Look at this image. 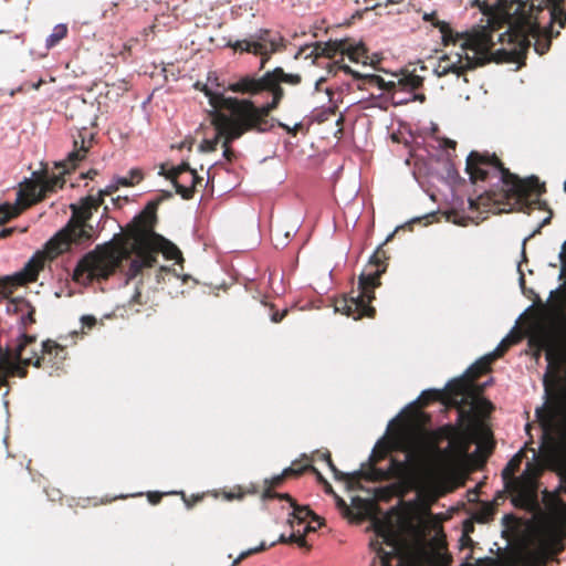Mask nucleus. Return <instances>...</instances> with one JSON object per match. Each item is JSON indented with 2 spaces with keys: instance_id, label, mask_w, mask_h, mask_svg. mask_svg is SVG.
<instances>
[{
  "instance_id": "obj_1",
  "label": "nucleus",
  "mask_w": 566,
  "mask_h": 566,
  "mask_svg": "<svg viewBox=\"0 0 566 566\" xmlns=\"http://www.w3.org/2000/svg\"><path fill=\"white\" fill-rule=\"evenodd\" d=\"M423 20L439 29L444 45L462 41L460 46L463 54H457L455 62H451L448 55L442 56L436 69L438 76L449 73L461 76L467 71L483 66L491 61L524 65L526 53L532 44L539 55L548 52L552 39L559 35V30L553 32L552 24L557 22L559 28L566 25V0H517L509 30L497 36L500 42L506 39L510 48L496 51H493L495 44L493 30L489 27L454 32L448 22L437 18L436 12L424 13Z\"/></svg>"
},
{
  "instance_id": "obj_2",
  "label": "nucleus",
  "mask_w": 566,
  "mask_h": 566,
  "mask_svg": "<svg viewBox=\"0 0 566 566\" xmlns=\"http://www.w3.org/2000/svg\"><path fill=\"white\" fill-rule=\"evenodd\" d=\"M160 202V198L149 201L127 224L123 234L86 253L77 262L73 280L80 282L85 277L88 282L104 281L120 270L124 261H129L127 269L123 270L128 283L146 269L154 268L159 253L167 260H182L177 245L155 231Z\"/></svg>"
},
{
  "instance_id": "obj_3",
  "label": "nucleus",
  "mask_w": 566,
  "mask_h": 566,
  "mask_svg": "<svg viewBox=\"0 0 566 566\" xmlns=\"http://www.w3.org/2000/svg\"><path fill=\"white\" fill-rule=\"evenodd\" d=\"M301 83V74L286 73L277 66L272 71H266L262 76L255 74L240 76L229 87L231 92L242 95L254 96L262 92L271 93V102L261 106H256L249 98L223 97L221 94L206 92L212 107L209 112L211 123L219 135H222L223 156L228 161L231 163L235 157L230 146L233 140L249 132L264 134L273 129L275 118L270 115L279 107L284 97L281 84L297 86Z\"/></svg>"
},
{
  "instance_id": "obj_4",
  "label": "nucleus",
  "mask_w": 566,
  "mask_h": 566,
  "mask_svg": "<svg viewBox=\"0 0 566 566\" xmlns=\"http://www.w3.org/2000/svg\"><path fill=\"white\" fill-rule=\"evenodd\" d=\"M465 171L472 184L491 178H499L502 182L500 190H488L476 198H469L472 211L502 213L516 210L530 213L542 208L544 184L535 176L521 178L511 172L495 154L472 150L467 157Z\"/></svg>"
},
{
  "instance_id": "obj_5",
  "label": "nucleus",
  "mask_w": 566,
  "mask_h": 566,
  "mask_svg": "<svg viewBox=\"0 0 566 566\" xmlns=\"http://www.w3.org/2000/svg\"><path fill=\"white\" fill-rule=\"evenodd\" d=\"M542 429V442L538 450L532 447V437L505 465L502 471V479L506 492L511 495L515 507L530 512L539 510L538 502V479L545 469L557 474L559 471L553 467L551 458L566 461V427L560 437L555 436V429L544 426L537 419Z\"/></svg>"
},
{
  "instance_id": "obj_6",
  "label": "nucleus",
  "mask_w": 566,
  "mask_h": 566,
  "mask_svg": "<svg viewBox=\"0 0 566 566\" xmlns=\"http://www.w3.org/2000/svg\"><path fill=\"white\" fill-rule=\"evenodd\" d=\"M397 449L405 452L403 461L391 458L387 469L370 468L367 470V481L379 482L388 480L405 481L422 470L437 450L432 434L424 430L410 431L398 442Z\"/></svg>"
},
{
  "instance_id": "obj_7",
  "label": "nucleus",
  "mask_w": 566,
  "mask_h": 566,
  "mask_svg": "<svg viewBox=\"0 0 566 566\" xmlns=\"http://www.w3.org/2000/svg\"><path fill=\"white\" fill-rule=\"evenodd\" d=\"M387 253L382 247H378L365 269L358 277L357 291L349 295L336 298L334 302L335 312H339L354 319L361 317L374 318L376 308L370 305L375 300V289L380 286V277L387 271Z\"/></svg>"
},
{
  "instance_id": "obj_8",
  "label": "nucleus",
  "mask_w": 566,
  "mask_h": 566,
  "mask_svg": "<svg viewBox=\"0 0 566 566\" xmlns=\"http://www.w3.org/2000/svg\"><path fill=\"white\" fill-rule=\"evenodd\" d=\"M553 467L559 471V484L555 491H543L542 502L545 507L544 517L551 526V533L544 537L538 547L554 558L565 549L566 538V461L551 458Z\"/></svg>"
},
{
  "instance_id": "obj_9",
  "label": "nucleus",
  "mask_w": 566,
  "mask_h": 566,
  "mask_svg": "<svg viewBox=\"0 0 566 566\" xmlns=\"http://www.w3.org/2000/svg\"><path fill=\"white\" fill-rule=\"evenodd\" d=\"M111 193L112 190L101 191L97 198L87 196L80 205H71L72 216L69 222L46 242V250L51 256L66 252L71 244L81 245L93 240L94 228L88 220L93 210H97L103 203V197Z\"/></svg>"
},
{
  "instance_id": "obj_10",
  "label": "nucleus",
  "mask_w": 566,
  "mask_h": 566,
  "mask_svg": "<svg viewBox=\"0 0 566 566\" xmlns=\"http://www.w3.org/2000/svg\"><path fill=\"white\" fill-rule=\"evenodd\" d=\"M493 361L494 360L486 355L469 367L465 374L467 378L450 381L447 386L450 402L454 405H470L472 409L480 412H488L493 409L490 401L481 398L479 394L475 392L474 385L475 380L491 370V364Z\"/></svg>"
},
{
  "instance_id": "obj_11",
  "label": "nucleus",
  "mask_w": 566,
  "mask_h": 566,
  "mask_svg": "<svg viewBox=\"0 0 566 566\" xmlns=\"http://www.w3.org/2000/svg\"><path fill=\"white\" fill-rule=\"evenodd\" d=\"M36 343V335L22 334L19 343L14 347H8L4 352L0 350V388L6 387L3 398L10 392V381L12 377L25 378L28 367L33 366L36 352L31 356L23 357L30 344Z\"/></svg>"
},
{
  "instance_id": "obj_12",
  "label": "nucleus",
  "mask_w": 566,
  "mask_h": 566,
  "mask_svg": "<svg viewBox=\"0 0 566 566\" xmlns=\"http://www.w3.org/2000/svg\"><path fill=\"white\" fill-rule=\"evenodd\" d=\"M375 535L376 537L369 542V546L377 554L376 566H407L400 536L391 526L377 522Z\"/></svg>"
},
{
  "instance_id": "obj_13",
  "label": "nucleus",
  "mask_w": 566,
  "mask_h": 566,
  "mask_svg": "<svg viewBox=\"0 0 566 566\" xmlns=\"http://www.w3.org/2000/svg\"><path fill=\"white\" fill-rule=\"evenodd\" d=\"M227 46L235 52L259 55L261 57L260 70L265 67L272 54L285 48L283 38L274 35L269 29H260L243 40L229 41Z\"/></svg>"
},
{
  "instance_id": "obj_14",
  "label": "nucleus",
  "mask_w": 566,
  "mask_h": 566,
  "mask_svg": "<svg viewBox=\"0 0 566 566\" xmlns=\"http://www.w3.org/2000/svg\"><path fill=\"white\" fill-rule=\"evenodd\" d=\"M159 175L169 179L176 192L186 200L193 197L196 186L202 181V178L195 169L190 168L188 163H181L179 166L171 167L168 170L165 165H161Z\"/></svg>"
},
{
  "instance_id": "obj_15",
  "label": "nucleus",
  "mask_w": 566,
  "mask_h": 566,
  "mask_svg": "<svg viewBox=\"0 0 566 566\" xmlns=\"http://www.w3.org/2000/svg\"><path fill=\"white\" fill-rule=\"evenodd\" d=\"M345 40L340 41H328L317 42L315 44L313 53L316 57H327L334 61H329L326 64L327 72L336 75L339 71L352 76H359V73L354 71L349 65L345 63L344 59Z\"/></svg>"
},
{
  "instance_id": "obj_16",
  "label": "nucleus",
  "mask_w": 566,
  "mask_h": 566,
  "mask_svg": "<svg viewBox=\"0 0 566 566\" xmlns=\"http://www.w3.org/2000/svg\"><path fill=\"white\" fill-rule=\"evenodd\" d=\"M65 180L62 176L52 175L43 176L38 181H30L23 190L18 192V202L20 203L24 197L27 202L23 207H29L32 203L43 200L49 192H54L57 188H62Z\"/></svg>"
},
{
  "instance_id": "obj_17",
  "label": "nucleus",
  "mask_w": 566,
  "mask_h": 566,
  "mask_svg": "<svg viewBox=\"0 0 566 566\" xmlns=\"http://www.w3.org/2000/svg\"><path fill=\"white\" fill-rule=\"evenodd\" d=\"M66 348L53 339H46L41 345V353L36 352L33 366L36 368L51 367L60 369L66 359Z\"/></svg>"
},
{
  "instance_id": "obj_18",
  "label": "nucleus",
  "mask_w": 566,
  "mask_h": 566,
  "mask_svg": "<svg viewBox=\"0 0 566 566\" xmlns=\"http://www.w3.org/2000/svg\"><path fill=\"white\" fill-rule=\"evenodd\" d=\"M94 143V134L86 127L73 135V149L69 153L64 167L74 169L77 164L84 160Z\"/></svg>"
},
{
  "instance_id": "obj_19",
  "label": "nucleus",
  "mask_w": 566,
  "mask_h": 566,
  "mask_svg": "<svg viewBox=\"0 0 566 566\" xmlns=\"http://www.w3.org/2000/svg\"><path fill=\"white\" fill-rule=\"evenodd\" d=\"M55 256H51L44 248V251H38L24 265L22 271L17 274V281L19 284H25L35 282L38 280L39 273L44 268V263L46 259H54Z\"/></svg>"
},
{
  "instance_id": "obj_20",
  "label": "nucleus",
  "mask_w": 566,
  "mask_h": 566,
  "mask_svg": "<svg viewBox=\"0 0 566 566\" xmlns=\"http://www.w3.org/2000/svg\"><path fill=\"white\" fill-rule=\"evenodd\" d=\"M15 311L20 313L19 324L21 328V333L18 337V342L20 340L21 335L28 334L27 329L29 326L35 324V308L29 302L22 301L19 304H15Z\"/></svg>"
},
{
  "instance_id": "obj_21",
  "label": "nucleus",
  "mask_w": 566,
  "mask_h": 566,
  "mask_svg": "<svg viewBox=\"0 0 566 566\" xmlns=\"http://www.w3.org/2000/svg\"><path fill=\"white\" fill-rule=\"evenodd\" d=\"M239 78H237L235 81H233L232 83H230L228 86H226L223 83H220L219 82V78L216 74H209L208 75V78H207V82L206 83H201V82H197L195 84V87L197 90H200L201 92H203L206 94L207 91H210L211 93L213 94H221L223 97L224 96V93L227 91H231L229 87L234 84Z\"/></svg>"
},
{
  "instance_id": "obj_22",
  "label": "nucleus",
  "mask_w": 566,
  "mask_h": 566,
  "mask_svg": "<svg viewBox=\"0 0 566 566\" xmlns=\"http://www.w3.org/2000/svg\"><path fill=\"white\" fill-rule=\"evenodd\" d=\"M23 207L4 203L0 206V226L20 214ZM14 228H0V238H7L12 234Z\"/></svg>"
},
{
  "instance_id": "obj_23",
  "label": "nucleus",
  "mask_w": 566,
  "mask_h": 566,
  "mask_svg": "<svg viewBox=\"0 0 566 566\" xmlns=\"http://www.w3.org/2000/svg\"><path fill=\"white\" fill-rule=\"evenodd\" d=\"M355 78H361L365 84H368L370 86H376L381 91L386 92H394L392 98H396L397 91H396V83L395 82H386L380 75L377 74H365L361 75L359 73V76H354Z\"/></svg>"
},
{
  "instance_id": "obj_24",
  "label": "nucleus",
  "mask_w": 566,
  "mask_h": 566,
  "mask_svg": "<svg viewBox=\"0 0 566 566\" xmlns=\"http://www.w3.org/2000/svg\"><path fill=\"white\" fill-rule=\"evenodd\" d=\"M423 85V77L415 73H408L400 77L396 83V91H406L413 93Z\"/></svg>"
},
{
  "instance_id": "obj_25",
  "label": "nucleus",
  "mask_w": 566,
  "mask_h": 566,
  "mask_svg": "<svg viewBox=\"0 0 566 566\" xmlns=\"http://www.w3.org/2000/svg\"><path fill=\"white\" fill-rule=\"evenodd\" d=\"M391 451V447L388 442L379 441L373 449V452L369 457L368 463H364L365 470H370V468H378L377 464L381 460L386 459Z\"/></svg>"
},
{
  "instance_id": "obj_26",
  "label": "nucleus",
  "mask_w": 566,
  "mask_h": 566,
  "mask_svg": "<svg viewBox=\"0 0 566 566\" xmlns=\"http://www.w3.org/2000/svg\"><path fill=\"white\" fill-rule=\"evenodd\" d=\"M333 474L335 480L346 481L349 484L358 483L360 480L367 481V470H365V465H361L360 470L350 473H344L336 469L334 470Z\"/></svg>"
},
{
  "instance_id": "obj_27",
  "label": "nucleus",
  "mask_w": 566,
  "mask_h": 566,
  "mask_svg": "<svg viewBox=\"0 0 566 566\" xmlns=\"http://www.w3.org/2000/svg\"><path fill=\"white\" fill-rule=\"evenodd\" d=\"M344 56L347 55L352 62H360L367 59V50L363 44L353 45L348 40H345Z\"/></svg>"
},
{
  "instance_id": "obj_28",
  "label": "nucleus",
  "mask_w": 566,
  "mask_h": 566,
  "mask_svg": "<svg viewBox=\"0 0 566 566\" xmlns=\"http://www.w3.org/2000/svg\"><path fill=\"white\" fill-rule=\"evenodd\" d=\"M549 559L552 558L547 553L537 547L525 556L524 564L525 566H547Z\"/></svg>"
},
{
  "instance_id": "obj_29",
  "label": "nucleus",
  "mask_w": 566,
  "mask_h": 566,
  "mask_svg": "<svg viewBox=\"0 0 566 566\" xmlns=\"http://www.w3.org/2000/svg\"><path fill=\"white\" fill-rule=\"evenodd\" d=\"M302 474H303V469L286 468V469L283 470V472L281 474L273 476L270 480L269 485L271 488H279V486L282 485V483L284 482V480L286 478L300 476Z\"/></svg>"
},
{
  "instance_id": "obj_30",
  "label": "nucleus",
  "mask_w": 566,
  "mask_h": 566,
  "mask_svg": "<svg viewBox=\"0 0 566 566\" xmlns=\"http://www.w3.org/2000/svg\"><path fill=\"white\" fill-rule=\"evenodd\" d=\"M144 179V174L139 168H133L129 170L128 177H118L117 184L123 187H132L139 184Z\"/></svg>"
},
{
  "instance_id": "obj_31",
  "label": "nucleus",
  "mask_w": 566,
  "mask_h": 566,
  "mask_svg": "<svg viewBox=\"0 0 566 566\" xmlns=\"http://www.w3.org/2000/svg\"><path fill=\"white\" fill-rule=\"evenodd\" d=\"M67 35V27L65 24H56L52 33L46 39V48L55 46L62 39Z\"/></svg>"
},
{
  "instance_id": "obj_32",
  "label": "nucleus",
  "mask_w": 566,
  "mask_h": 566,
  "mask_svg": "<svg viewBox=\"0 0 566 566\" xmlns=\"http://www.w3.org/2000/svg\"><path fill=\"white\" fill-rule=\"evenodd\" d=\"M442 395L443 394L437 389L423 390L418 398V403L420 407H427L429 403L440 400Z\"/></svg>"
},
{
  "instance_id": "obj_33",
  "label": "nucleus",
  "mask_w": 566,
  "mask_h": 566,
  "mask_svg": "<svg viewBox=\"0 0 566 566\" xmlns=\"http://www.w3.org/2000/svg\"><path fill=\"white\" fill-rule=\"evenodd\" d=\"M293 516L300 522H304L307 517L312 516L313 521H318L319 517L314 514V512L305 505H298L295 503L293 506Z\"/></svg>"
},
{
  "instance_id": "obj_34",
  "label": "nucleus",
  "mask_w": 566,
  "mask_h": 566,
  "mask_svg": "<svg viewBox=\"0 0 566 566\" xmlns=\"http://www.w3.org/2000/svg\"><path fill=\"white\" fill-rule=\"evenodd\" d=\"M336 113V106H328L326 108L318 109L314 113L313 118L316 123L322 124L327 122Z\"/></svg>"
},
{
  "instance_id": "obj_35",
  "label": "nucleus",
  "mask_w": 566,
  "mask_h": 566,
  "mask_svg": "<svg viewBox=\"0 0 566 566\" xmlns=\"http://www.w3.org/2000/svg\"><path fill=\"white\" fill-rule=\"evenodd\" d=\"M277 542L282 544H297L300 547L307 548V542L304 535H296L293 533L289 537H286L285 535L282 534L279 537Z\"/></svg>"
},
{
  "instance_id": "obj_36",
  "label": "nucleus",
  "mask_w": 566,
  "mask_h": 566,
  "mask_svg": "<svg viewBox=\"0 0 566 566\" xmlns=\"http://www.w3.org/2000/svg\"><path fill=\"white\" fill-rule=\"evenodd\" d=\"M220 138H222V135H219V133L217 132V135L213 139H203L199 146L200 150L203 153L214 151L217 149Z\"/></svg>"
},
{
  "instance_id": "obj_37",
  "label": "nucleus",
  "mask_w": 566,
  "mask_h": 566,
  "mask_svg": "<svg viewBox=\"0 0 566 566\" xmlns=\"http://www.w3.org/2000/svg\"><path fill=\"white\" fill-rule=\"evenodd\" d=\"M266 548L265 544L262 543L260 546L258 547H254V548H250V549H247L244 552H242L232 563L231 566H237L239 565L243 559L250 557L251 555L253 554H256V553H260V552H263L264 549Z\"/></svg>"
},
{
  "instance_id": "obj_38",
  "label": "nucleus",
  "mask_w": 566,
  "mask_h": 566,
  "mask_svg": "<svg viewBox=\"0 0 566 566\" xmlns=\"http://www.w3.org/2000/svg\"><path fill=\"white\" fill-rule=\"evenodd\" d=\"M355 2H359L360 0H354ZM402 0H363V2L366 4V9L368 8H376L381 4L388 6L394 3H399Z\"/></svg>"
},
{
  "instance_id": "obj_39",
  "label": "nucleus",
  "mask_w": 566,
  "mask_h": 566,
  "mask_svg": "<svg viewBox=\"0 0 566 566\" xmlns=\"http://www.w3.org/2000/svg\"><path fill=\"white\" fill-rule=\"evenodd\" d=\"M511 347V345H509L504 338L501 340V343L499 344V346L495 348V350L491 354H489V356L495 360L500 357H502L507 350L509 348Z\"/></svg>"
},
{
  "instance_id": "obj_40",
  "label": "nucleus",
  "mask_w": 566,
  "mask_h": 566,
  "mask_svg": "<svg viewBox=\"0 0 566 566\" xmlns=\"http://www.w3.org/2000/svg\"><path fill=\"white\" fill-rule=\"evenodd\" d=\"M286 314H287L286 310L279 312L277 310H274L273 305L270 306V316H271V321L273 323H280Z\"/></svg>"
},
{
  "instance_id": "obj_41",
  "label": "nucleus",
  "mask_w": 566,
  "mask_h": 566,
  "mask_svg": "<svg viewBox=\"0 0 566 566\" xmlns=\"http://www.w3.org/2000/svg\"><path fill=\"white\" fill-rule=\"evenodd\" d=\"M521 339H522V334L517 331H512L506 337H504V340L511 346L520 343Z\"/></svg>"
},
{
  "instance_id": "obj_42",
  "label": "nucleus",
  "mask_w": 566,
  "mask_h": 566,
  "mask_svg": "<svg viewBox=\"0 0 566 566\" xmlns=\"http://www.w3.org/2000/svg\"><path fill=\"white\" fill-rule=\"evenodd\" d=\"M83 328L92 329L96 325V318L92 315H84L81 318Z\"/></svg>"
},
{
  "instance_id": "obj_43",
  "label": "nucleus",
  "mask_w": 566,
  "mask_h": 566,
  "mask_svg": "<svg viewBox=\"0 0 566 566\" xmlns=\"http://www.w3.org/2000/svg\"><path fill=\"white\" fill-rule=\"evenodd\" d=\"M147 497H148V501L153 505H156V504H158L161 501L163 493H159V492H148Z\"/></svg>"
},
{
  "instance_id": "obj_44",
  "label": "nucleus",
  "mask_w": 566,
  "mask_h": 566,
  "mask_svg": "<svg viewBox=\"0 0 566 566\" xmlns=\"http://www.w3.org/2000/svg\"><path fill=\"white\" fill-rule=\"evenodd\" d=\"M492 515V511L490 509L484 510L483 512L476 514L475 520L480 523L486 522Z\"/></svg>"
},
{
  "instance_id": "obj_45",
  "label": "nucleus",
  "mask_w": 566,
  "mask_h": 566,
  "mask_svg": "<svg viewBox=\"0 0 566 566\" xmlns=\"http://www.w3.org/2000/svg\"><path fill=\"white\" fill-rule=\"evenodd\" d=\"M202 499V496L200 495H197V496H192L191 499H187L185 496V494H182V500L185 502V505L188 507V509H191L197 502H199L200 500Z\"/></svg>"
},
{
  "instance_id": "obj_46",
  "label": "nucleus",
  "mask_w": 566,
  "mask_h": 566,
  "mask_svg": "<svg viewBox=\"0 0 566 566\" xmlns=\"http://www.w3.org/2000/svg\"><path fill=\"white\" fill-rule=\"evenodd\" d=\"M426 99V96L424 94H412V97L411 98H408V99H397L395 103L396 104H405V103H408L409 101H420V102H423Z\"/></svg>"
},
{
  "instance_id": "obj_47",
  "label": "nucleus",
  "mask_w": 566,
  "mask_h": 566,
  "mask_svg": "<svg viewBox=\"0 0 566 566\" xmlns=\"http://www.w3.org/2000/svg\"><path fill=\"white\" fill-rule=\"evenodd\" d=\"M277 125H279V127H281V128L285 129L287 133H290V134H292V135H296L297 130H298V129H300V127H301V124H296V125L294 126V128L292 129V128H290L287 125H285V124H283V123H280V122L277 123Z\"/></svg>"
},
{
  "instance_id": "obj_48",
  "label": "nucleus",
  "mask_w": 566,
  "mask_h": 566,
  "mask_svg": "<svg viewBox=\"0 0 566 566\" xmlns=\"http://www.w3.org/2000/svg\"><path fill=\"white\" fill-rule=\"evenodd\" d=\"M274 488H271L270 485L264 490L263 497L264 499H274L277 497L279 493L273 491Z\"/></svg>"
},
{
  "instance_id": "obj_49",
  "label": "nucleus",
  "mask_w": 566,
  "mask_h": 566,
  "mask_svg": "<svg viewBox=\"0 0 566 566\" xmlns=\"http://www.w3.org/2000/svg\"><path fill=\"white\" fill-rule=\"evenodd\" d=\"M312 467L311 464H302L300 460H296L292 463V465L290 468H295V469H303V473L306 471V470H310L311 471V468Z\"/></svg>"
},
{
  "instance_id": "obj_50",
  "label": "nucleus",
  "mask_w": 566,
  "mask_h": 566,
  "mask_svg": "<svg viewBox=\"0 0 566 566\" xmlns=\"http://www.w3.org/2000/svg\"><path fill=\"white\" fill-rule=\"evenodd\" d=\"M324 457H326L325 462L327 463L328 468L331 469L332 472H334V470H336L337 468L332 460L331 452L329 451L324 452Z\"/></svg>"
},
{
  "instance_id": "obj_51",
  "label": "nucleus",
  "mask_w": 566,
  "mask_h": 566,
  "mask_svg": "<svg viewBox=\"0 0 566 566\" xmlns=\"http://www.w3.org/2000/svg\"><path fill=\"white\" fill-rule=\"evenodd\" d=\"M324 457H326L325 462L327 463L328 468L331 469L332 472H334V470H336L337 468L332 460L331 452L329 451L324 452Z\"/></svg>"
},
{
  "instance_id": "obj_52",
  "label": "nucleus",
  "mask_w": 566,
  "mask_h": 566,
  "mask_svg": "<svg viewBox=\"0 0 566 566\" xmlns=\"http://www.w3.org/2000/svg\"><path fill=\"white\" fill-rule=\"evenodd\" d=\"M277 499L287 501L293 506L296 501L289 493H279Z\"/></svg>"
},
{
  "instance_id": "obj_53",
  "label": "nucleus",
  "mask_w": 566,
  "mask_h": 566,
  "mask_svg": "<svg viewBox=\"0 0 566 566\" xmlns=\"http://www.w3.org/2000/svg\"><path fill=\"white\" fill-rule=\"evenodd\" d=\"M311 468V471L315 474L317 481L319 483H326V479L323 476V474L315 468V467H310Z\"/></svg>"
},
{
  "instance_id": "obj_54",
  "label": "nucleus",
  "mask_w": 566,
  "mask_h": 566,
  "mask_svg": "<svg viewBox=\"0 0 566 566\" xmlns=\"http://www.w3.org/2000/svg\"><path fill=\"white\" fill-rule=\"evenodd\" d=\"M116 7H117V3H113L111 9L105 10L104 14H103L104 18L115 17L116 15Z\"/></svg>"
},
{
  "instance_id": "obj_55",
  "label": "nucleus",
  "mask_w": 566,
  "mask_h": 566,
  "mask_svg": "<svg viewBox=\"0 0 566 566\" xmlns=\"http://www.w3.org/2000/svg\"><path fill=\"white\" fill-rule=\"evenodd\" d=\"M334 496H335V499H336V504H337V506H338V507H340V509H345L346 511H348V506H347L346 502H345L340 496H338L337 494H335Z\"/></svg>"
},
{
  "instance_id": "obj_56",
  "label": "nucleus",
  "mask_w": 566,
  "mask_h": 566,
  "mask_svg": "<svg viewBox=\"0 0 566 566\" xmlns=\"http://www.w3.org/2000/svg\"><path fill=\"white\" fill-rule=\"evenodd\" d=\"M560 262L563 264V270L566 268V242L563 244V251L560 252Z\"/></svg>"
},
{
  "instance_id": "obj_57",
  "label": "nucleus",
  "mask_w": 566,
  "mask_h": 566,
  "mask_svg": "<svg viewBox=\"0 0 566 566\" xmlns=\"http://www.w3.org/2000/svg\"><path fill=\"white\" fill-rule=\"evenodd\" d=\"M97 174L98 172L96 169H90L86 174L82 175V177L93 180L97 176Z\"/></svg>"
},
{
  "instance_id": "obj_58",
  "label": "nucleus",
  "mask_w": 566,
  "mask_h": 566,
  "mask_svg": "<svg viewBox=\"0 0 566 566\" xmlns=\"http://www.w3.org/2000/svg\"><path fill=\"white\" fill-rule=\"evenodd\" d=\"M163 274H171L170 270L168 268L161 266L159 269V272L157 274V282H160V277Z\"/></svg>"
},
{
  "instance_id": "obj_59",
  "label": "nucleus",
  "mask_w": 566,
  "mask_h": 566,
  "mask_svg": "<svg viewBox=\"0 0 566 566\" xmlns=\"http://www.w3.org/2000/svg\"><path fill=\"white\" fill-rule=\"evenodd\" d=\"M34 345H35V343H34V344H30V345L28 346L27 350L24 352L23 357L31 356V355H32V354H31L32 352H38L36 349H34V348H33V346H34Z\"/></svg>"
},
{
  "instance_id": "obj_60",
  "label": "nucleus",
  "mask_w": 566,
  "mask_h": 566,
  "mask_svg": "<svg viewBox=\"0 0 566 566\" xmlns=\"http://www.w3.org/2000/svg\"><path fill=\"white\" fill-rule=\"evenodd\" d=\"M323 485H324V490L326 493L335 495V492H334L332 485L327 481H326V483H323Z\"/></svg>"
},
{
  "instance_id": "obj_61",
  "label": "nucleus",
  "mask_w": 566,
  "mask_h": 566,
  "mask_svg": "<svg viewBox=\"0 0 566 566\" xmlns=\"http://www.w3.org/2000/svg\"><path fill=\"white\" fill-rule=\"evenodd\" d=\"M455 146H457V143L454 140H451V139L446 140V147L454 149Z\"/></svg>"
},
{
  "instance_id": "obj_62",
  "label": "nucleus",
  "mask_w": 566,
  "mask_h": 566,
  "mask_svg": "<svg viewBox=\"0 0 566 566\" xmlns=\"http://www.w3.org/2000/svg\"><path fill=\"white\" fill-rule=\"evenodd\" d=\"M42 84H43V80H39L36 83L32 84L31 87L33 90H39Z\"/></svg>"
},
{
  "instance_id": "obj_63",
  "label": "nucleus",
  "mask_w": 566,
  "mask_h": 566,
  "mask_svg": "<svg viewBox=\"0 0 566 566\" xmlns=\"http://www.w3.org/2000/svg\"><path fill=\"white\" fill-rule=\"evenodd\" d=\"M520 283H521L522 286L525 284V277H524L523 273H521Z\"/></svg>"
},
{
  "instance_id": "obj_64",
  "label": "nucleus",
  "mask_w": 566,
  "mask_h": 566,
  "mask_svg": "<svg viewBox=\"0 0 566 566\" xmlns=\"http://www.w3.org/2000/svg\"><path fill=\"white\" fill-rule=\"evenodd\" d=\"M461 541H462V542H464V541H467V542H472V541H471V538H470L467 534H464V535L462 536V539H461Z\"/></svg>"
}]
</instances>
